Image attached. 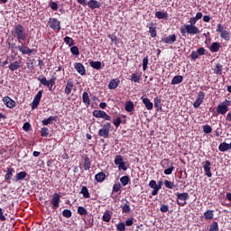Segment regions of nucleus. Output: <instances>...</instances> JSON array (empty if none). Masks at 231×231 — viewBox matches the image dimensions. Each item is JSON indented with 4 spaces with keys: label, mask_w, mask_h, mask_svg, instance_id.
<instances>
[{
    "label": "nucleus",
    "mask_w": 231,
    "mask_h": 231,
    "mask_svg": "<svg viewBox=\"0 0 231 231\" xmlns=\"http://www.w3.org/2000/svg\"><path fill=\"white\" fill-rule=\"evenodd\" d=\"M95 180L97 181V183H102V181L106 180V173L104 171L98 172L96 174Z\"/></svg>",
    "instance_id": "cd10ccee"
},
{
    "label": "nucleus",
    "mask_w": 231,
    "mask_h": 231,
    "mask_svg": "<svg viewBox=\"0 0 231 231\" xmlns=\"http://www.w3.org/2000/svg\"><path fill=\"white\" fill-rule=\"evenodd\" d=\"M120 181L123 187H126V185H129V181H131V179L129 178V175H125L120 178Z\"/></svg>",
    "instance_id": "4c0bfd02"
},
{
    "label": "nucleus",
    "mask_w": 231,
    "mask_h": 231,
    "mask_svg": "<svg viewBox=\"0 0 231 231\" xmlns=\"http://www.w3.org/2000/svg\"><path fill=\"white\" fill-rule=\"evenodd\" d=\"M114 163L117 165L118 171H127V166L125 165L122 155H116Z\"/></svg>",
    "instance_id": "0eeeda50"
},
{
    "label": "nucleus",
    "mask_w": 231,
    "mask_h": 231,
    "mask_svg": "<svg viewBox=\"0 0 231 231\" xmlns=\"http://www.w3.org/2000/svg\"><path fill=\"white\" fill-rule=\"evenodd\" d=\"M108 38L111 40L114 44H118L120 42L118 41V37H116L115 34H110Z\"/></svg>",
    "instance_id": "6e6d98bb"
},
{
    "label": "nucleus",
    "mask_w": 231,
    "mask_h": 231,
    "mask_svg": "<svg viewBox=\"0 0 231 231\" xmlns=\"http://www.w3.org/2000/svg\"><path fill=\"white\" fill-rule=\"evenodd\" d=\"M162 98L156 97L154 98V107H155V109H157V111H162Z\"/></svg>",
    "instance_id": "f704fd0d"
},
{
    "label": "nucleus",
    "mask_w": 231,
    "mask_h": 231,
    "mask_svg": "<svg viewBox=\"0 0 231 231\" xmlns=\"http://www.w3.org/2000/svg\"><path fill=\"white\" fill-rule=\"evenodd\" d=\"M221 48V43L219 42H213L210 47H209V51L212 52V53H217V51H219Z\"/></svg>",
    "instance_id": "b1692460"
},
{
    "label": "nucleus",
    "mask_w": 231,
    "mask_h": 231,
    "mask_svg": "<svg viewBox=\"0 0 231 231\" xmlns=\"http://www.w3.org/2000/svg\"><path fill=\"white\" fill-rule=\"evenodd\" d=\"M197 100H200V101L203 102V100H205V92L199 91V92L198 93Z\"/></svg>",
    "instance_id": "e2e57ef3"
},
{
    "label": "nucleus",
    "mask_w": 231,
    "mask_h": 231,
    "mask_svg": "<svg viewBox=\"0 0 231 231\" xmlns=\"http://www.w3.org/2000/svg\"><path fill=\"white\" fill-rule=\"evenodd\" d=\"M48 24L50 28H51V30L60 32V21H58L57 18H50L48 21Z\"/></svg>",
    "instance_id": "1a4fd4ad"
},
{
    "label": "nucleus",
    "mask_w": 231,
    "mask_h": 231,
    "mask_svg": "<svg viewBox=\"0 0 231 231\" xmlns=\"http://www.w3.org/2000/svg\"><path fill=\"white\" fill-rule=\"evenodd\" d=\"M70 53H72V55H79L80 51H79V47L72 46L70 48Z\"/></svg>",
    "instance_id": "5fc2aeb1"
},
{
    "label": "nucleus",
    "mask_w": 231,
    "mask_h": 231,
    "mask_svg": "<svg viewBox=\"0 0 231 231\" xmlns=\"http://www.w3.org/2000/svg\"><path fill=\"white\" fill-rule=\"evenodd\" d=\"M28 176L26 171H20L18 172L15 177L13 179L14 183H17V181H22Z\"/></svg>",
    "instance_id": "f3484780"
},
{
    "label": "nucleus",
    "mask_w": 231,
    "mask_h": 231,
    "mask_svg": "<svg viewBox=\"0 0 231 231\" xmlns=\"http://www.w3.org/2000/svg\"><path fill=\"white\" fill-rule=\"evenodd\" d=\"M155 17H157V19H165V21H167L169 19V14H167V12L157 11L155 13Z\"/></svg>",
    "instance_id": "a878e982"
},
{
    "label": "nucleus",
    "mask_w": 231,
    "mask_h": 231,
    "mask_svg": "<svg viewBox=\"0 0 231 231\" xmlns=\"http://www.w3.org/2000/svg\"><path fill=\"white\" fill-rule=\"evenodd\" d=\"M102 219L105 221V223H109V221H111V213L109 210L104 212Z\"/></svg>",
    "instance_id": "ea45409f"
},
{
    "label": "nucleus",
    "mask_w": 231,
    "mask_h": 231,
    "mask_svg": "<svg viewBox=\"0 0 231 231\" xmlns=\"http://www.w3.org/2000/svg\"><path fill=\"white\" fill-rule=\"evenodd\" d=\"M50 8L54 12H57L59 10V4H57V2H50Z\"/></svg>",
    "instance_id": "603ef678"
},
{
    "label": "nucleus",
    "mask_w": 231,
    "mask_h": 231,
    "mask_svg": "<svg viewBox=\"0 0 231 231\" xmlns=\"http://www.w3.org/2000/svg\"><path fill=\"white\" fill-rule=\"evenodd\" d=\"M83 167L84 171H89V169H91V159H89V157L86 156L84 158Z\"/></svg>",
    "instance_id": "c85d7f7f"
},
{
    "label": "nucleus",
    "mask_w": 231,
    "mask_h": 231,
    "mask_svg": "<svg viewBox=\"0 0 231 231\" xmlns=\"http://www.w3.org/2000/svg\"><path fill=\"white\" fill-rule=\"evenodd\" d=\"M206 51L207 50H205V48L203 47H199V49H197V53H199V56L205 55Z\"/></svg>",
    "instance_id": "338daca9"
},
{
    "label": "nucleus",
    "mask_w": 231,
    "mask_h": 231,
    "mask_svg": "<svg viewBox=\"0 0 231 231\" xmlns=\"http://www.w3.org/2000/svg\"><path fill=\"white\" fill-rule=\"evenodd\" d=\"M26 64L29 71H33V69H35V60H29Z\"/></svg>",
    "instance_id": "79ce46f5"
},
{
    "label": "nucleus",
    "mask_w": 231,
    "mask_h": 231,
    "mask_svg": "<svg viewBox=\"0 0 231 231\" xmlns=\"http://www.w3.org/2000/svg\"><path fill=\"white\" fill-rule=\"evenodd\" d=\"M203 131L206 133V134H209V133H212V127L208 125H205L203 126Z\"/></svg>",
    "instance_id": "bf43d9fd"
},
{
    "label": "nucleus",
    "mask_w": 231,
    "mask_h": 231,
    "mask_svg": "<svg viewBox=\"0 0 231 231\" xmlns=\"http://www.w3.org/2000/svg\"><path fill=\"white\" fill-rule=\"evenodd\" d=\"M134 223V217H130L125 222V226H133V224Z\"/></svg>",
    "instance_id": "13d9d810"
},
{
    "label": "nucleus",
    "mask_w": 231,
    "mask_h": 231,
    "mask_svg": "<svg viewBox=\"0 0 231 231\" xmlns=\"http://www.w3.org/2000/svg\"><path fill=\"white\" fill-rule=\"evenodd\" d=\"M117 231H125V224L124 222L118 223L116 225Z\"/></svg>",
    "instance_id": "864d4df0"
},
{
    "label": "nucleus",
    "mask_w": 231,
    "mask_h": 231,
    "mask_svg": "<svg viewBox=\"0 0 231 231\" xmlns=\"http://www.w3.org/2000/svg\"><path fill=\"white\" fill-rule=\"evenodd\" d=\"M183 82V76H174L171 80V85L176 86V84H181Z\"/></svg>",
    "instance_id": "72a5a7b5"
},
{
    "label": "nucleus",
    "mask_w": 231,
    "mask_h": 231,
    "mask_svg": "<svg viewBox=\"0 0 231 231\" xmlns=\"http://www.w3.org/2000/svg\"><path fill=\"white\" fill-rule=\"evenodd\" d=\"M62 216H63V217H66V219H69V217H71V216H73V213L69 209H64L62 211Z\"/></svg>",
    "instance_id": "8fccbe9b"
},
{
    "label": "nucleus",
    "mask_w": 231,
    "mask_h": 231,
    "mask_svg": "<svg viewBox=\"0 0 231 231\" xmlns=\"http://www.w3.org/2000/svg\"><path fill=\"white\" fill-rule=\"evenodd\" d=\"M201 104H203V101H201L199 99H196L193 103V107H195V109H198V107H199V106H201Z\"/></svg>",
    "instance_id": "69168bd1"
},
{
    "label": "nucleus",
    "mask_w": 231,
    "mask_h": 231,
    "mask_svg": "<svg viewBox=\"0 0 231 231\" xmlns=\"http://www.w3.org/2000/svg\"><path fill=\"white\" fill-rule=\"evenodd\" d=\"M217 113L218 115H226V113H228V108L226 107V105H224L223 103L219 104L217 107Z\"/></svg>",
    "instance_id": "412c9836"
},
{
    "label": "nucleus",
    "mask_w": 231,
    "mask_h": 231,
    "mask_svg": "<svg viewBox=\"0 0 231 231\" xmlns=\"http://www.w3.org/2000/svg\"><path fill=\"white\" fill-rule=\"evenodd\" d=\"M189 24H184L180 27V33L182 37H187V33L189 35H198V33H201V31H199V28L196 26V23H198V20L195 17L189 18Z\"/></svg>",
    "instance_id": "f257e3e1"
},
{
    "label": "nucleus",
    "mask_w": 231,
    "mask_h": 231,
    "mask_svg": "<svg viewBox=\"0 0 231 231\" xmlns=\"http://www.w3.org/2000/svg\"><path fill=\"white\" fill-rule=\"evenodd\" d=\"M209 231H219V224L212 222L209 226Z\"/></svg>",
    "instance_id": "09e8293b"
},
{
    "label": "nucleus",
    "mask_w": 231,
    "mask_h": 231,
    "mask_svg": "<svg viewBox=\"0 0 231 231\" xmlns=\"http://www.w3.org/2000/svg\"><path fill=\"white\" fill-rule=\"evenodd\" d=\"M161 212L165 213L169 212V205L162 204L160 208Z\"/></svg>",
    "instance_id": "0e129e2a"
},
{
    "label": "nucleus",
    "mask_w": 231,
    "mask_h": 231,
    "mask_svg": "<svg viewBox=\"0 0 231 231\" xmlns=\"http://www.w3.org/2000/svg\"><path fill=\"white\" fill-rule=\"evenodd\" d=\"M149 64V56H146L143 59V70L145 71L147 69V65Z\"/></svg>",
    "instance_id": "3c124183"
},
{
    "label": "nucleus",
    "mask_w": 231,
    "mask_h": 231,
    "mask_svg": "<svg viewBox=\"0 0 231 231\" xmlns=\"http://www.w3.org/2000/svg\"><path fill=\"white\" fill-rule=\"evenodd\" d=\"M118 84H120V79H112L108 84V89H116L118 87Z\"/></svg>",
    "instance_id": "bb28decb"
},
{
    "label": "nucleus",
    "mask_w": 231,
    "mask_h": 231,
    "mask_svg": "<svg viewBox=\"0 0 231 231\" xmlns=\"http://www.w3.org/2000/svg\"><path fill=\"white\" fill-rule=\"evenodd\" d=\"M51 203L52 205L53 210H57L60 203V195H59V193H53Z\"/></svg>",
    "instance_id": "ddd939ff"
},
{
    "label": "nucleus",
    "mask_w": 231,
    "mask_h": 231,
    "mask_svg": "<svg viewBox=\"0 0 231 231\" xmlns=\"http://www.w3.org/2000/svg\"><path fill=\"white\" fill-rule=\"evenodd\" d=\"M82 101H83V104H85V106L87 107H89V106L91 104V99H89V94L88 92H83Z\"/></svg>",
    "instance_id": "5701e85b"
},
{
    "label": "nucleus",
    "mask_w": 231,
    "mask_h": 231,
    "mask_svg": "<svg viewBox=\"0 0 231 231\" xmlns=\"http://www.w3.org/2000/svg\"><path fill=\"white\" fill-rule=\"evenodd\" d=\"M113 124L116 125V127H120V124H122V118L117 117L116 120H114Z\"/></svg>",
    "instance_id": "774afa93"
},
{
    "label": "nucleus",
    "mask_w": 231,
    "mask_h": 231,
    "mask_svg": "<svg viewBox=\"0 0 231 231\" xmlns=\"http://www.w3.org/2000/svg\"><path fill=\"white\" fill-rule=\"evenodd\" d=\"M55 121H57V116H51L47 119H43L42 121V125H50V124H51L52 122H55Z\"/></svg>",
    "instance_id": "c9c22d12"
},
{
    "label": "nucleus",
    "mask_w": 231,
    "mask_h": 231,
    "mask_svg": "<svg viewBox=\"0 0 231 231\" xmlns=\"http://www.w3.org/2000/svg\"><path fill=\"white\" fill-rule=\"evenodd\" d=\"M141 100H143V104L145 106V107H146V109H148V111L152 110V108L154 107V104H152V102H151V99L142 97Z\"/></svg>",
    "instance_id": "a211bd4d"
},
{
    "label": "nucleus",
    "mask_w": 231,
    "mask_h": 231,
    "mask_svg": "<svg viewBox=\"0 0 231 231\" xmlns=\"http://www.w3.org/2000/svg\"><path fill=\"white\" fill-rule=\"evenodd\" d=\"M172 171H174V166L171 164L170 168L164 170V174L170 176V174H172Z\"/></svg>",
    "instance_id": "4d7b16f0"
},
{
    "label": "nucleus",
    "mask_w": 231,
    "mask_h": 231,
    "mask_svg": "<svg viewBox=\"0 0 231 231\" xmlns=\"http://www.w3.org/2000/svg\"><path fill=\"white\" fill-rule=\"evenodd\" d=\"M109 131H111V123H106L103 127L99 129L98 134L101 138H109Z\"/></svg>",
    "instance_id": "423d86ee"
},
{
    "label": "nucleus",
    "mask_w": 231,
    "mask_h": 231,
    "mask_svg": "<svg viewBox=\"0 0 231 231\" xmlns=\"http://www.w3.org/2000/svg\"><path fill=\"white\" fill-rule=\"evenodd\" d=\"M123 214H130L131 212V206L128 204L121 205Z\"/></svg>",
    "instance_id": "c03bdc74"
},
{
    "label": "nucleus",
    "mask_w": 231,
    "mask_h": 231,
    "mask_svg": "<svg viewBox=\"0 0 231 231\" xmlns=\"http://www.w3.org/2000/svg\"><path fill=\"white\" fill-rule=\"evenodd\" d=\"M142 79V73L140 72H134V74H132L131 76V82H140Z\"/></svg>",
    "instance_id": "7c9ffc66"
},
{
    "label": "nucleus",
    "mask_w": 231,
    "mask_h": 231,
    "mask_svg": "<svg viewBox=\"0 0 231 231\" xmlns=\"http://www.w3.org/2000/svg\"><path fill=\"white\" fill-rule=\"evenodd\" d=\"M8 68H9L10 71H17V69H19V68H21V60L14 61L13 63H11L9 65Z\"/></svg>",
    "instance_id": "393cba45"
},
{
    "label": "nucleus",
    "mask_w": 231,
    "mask_h": 231,
    "mask_svg": "<svg viewBox=\"0 0 231 231\" xmlns=\"http://www.w3.org/2000/svg\"><path fill=\"white\" fill-rule=\"evenodd\" d=\"M42 98V90H40L37 92V94L35 95L32 102V105H31L32 109H37V107H39Z\"/></svg>",
    "instance_id": "9d476101"
},
{
    "label": "nucleus",
    "mask_w": 231,
    "mask_h": 231,
    "mask_svg": "<svg viewBox=\"0 0 231 231\" xmlns=\"http://www.w3.org/2000/svg\"><path fill=\"white\" fill-rule=\"evenodd\" d=\"M106 112L102 111V110H94L92 115L93 116H95V118H104V114Z\"/></svg>",
    "instance_id": "a19ab883"
},
{
    "label": "nucleus",
    "mask_w": 231,
    "mask_h": 231,
    "mask_svg": "<svg viewBox=\"0 0 231 231\" xmlns=\"http://www.w3.org/2000/svg\"><path fill=\"white\" fill-rule=\"evenodd\" d=\"M148 28H149V33H150L151 37H152V39H154V37H156V35H157L156 23H149Z\"/></svg>",
    "instance_id": "4be33fe9"
},
{
    "label": "nucleus",
    "mask_w": 231,
    "mask_h": 231,
    "mask_svg": "<svg viewBox=\"0 0 231 231\" xmlns=\"http://www.w3.org/2000/svg\"><path fill=\"white\" fill-rule=\"evenodd\" d=\"M177 36L176 34L168 35L162 39V42L164 44H174L176 42Z\"/></svg>",
    "instance_id": "2eb2a0df"
},
{
    "label": "nucleus",
    "mask_w": 231,
    "mask_h": 231,
    "mask_svg": "<svg viewBox=\"0 0 231 231\" xmlns=\"http://www.w3.org/2000/svg\"><path fill=\"white\" fill-rule=\"evenodd\" d=\"M89 66L91 68H93L94 69H102V62L90 60L89 61Z\"/></svg>",
    "instance_id": "473e14b6"
},
{
    "label": "nucleus",
    "mask_w": 231,
    "mask_h": 231,
    "mask_svg": "<svg viewBox=\"0 0 231 231\" xmlns=\"http://www.w3.org/2000/svg\"><path fill=\"white\" fill-rule=\"evenodd\" d=\"M125 109L127 113H133V110L134 109V103H133V101H127L125 105Z\"/></svg>",
    "instance_id": "2f4dec72"
},
{
    "label": "nucleus",
    "mask_w": 231,
    "mask_h": 231,
    "mask_svg": "<svg viewBox=\"0 0 231 231\" xmlns=\"http://www.w3.org/2000/svg\"><path fill=\"white\" fill-rule=\"evenodd\" d=\"M79 194H82L83 198H85L86 199L91 198V195L89 194V189H88V187L86 186H83L81 188Z\"/></svg>",
    "instance_id": "c756f323"
},
{
    "label": "nucleus",
    "mask_w": 231,
    "mask_h": 231,
    "mask_svg": "<svg viewBox=\"0 0 231 231\" xmlns=\"http://www.w3.org/2000/svg\"><path fill=\"white\" fill-rule=\"evenodd\" d=\"M190 196L189 193H177V205L179 207H185L187 205V200L189 199Z\"/></svg>",
    "instance_id": "39448f33"
},
{
    "label": "nucleus",
    "mask_w": 231,
    "mask_h": 231,
    "mask_svg": "<svg viewBox=\"0 0 231 231\" xmlns=\"http://www.w3.org/2000/svg\"><path fill=\"white\" fill-rule=\"evenodd\" d=\"M65 44H67L68 46L71 47V46H75V40H73V38L69 37V36H66L63 39Z\"/></svg>",
    "instance_id": "58836bf2"
},
{
    "label": "nucleus",
    "mask_w": 231,
    "mask_h": 231,
    "mask_svg": "<svg viewBox=\"0 0 231 231\" xmlns=\"http://www.w3.org/2000/svg\"><path fill=\"white\" fill-rule=\"evenodd\" d=\"M204 217L205 219L208 220V219H214V210H207L204 213Z\"/></svg>",
    "instance_id": "37998d69"
},
{
    "label": "nucleus",
    "mask_w": 231,
    "mask_h": 231,
    "mask_svg": "<svg viewBox=\"0 0 231 231\" xmlns=\"http://www.w3.org/2000/svg\"><path fill=\"white\" fill-rule=\"evenodd\" d=\"M216 32L217 33H220V38L223 39L224 41H230V32L225 30V25L221 23L217 24V30Z\"/></svg>",
    "instance_id": "20e7f679"
},
{
    "label": "nucleus",
    "mask_w": 231,
    "mask_h": 231,
    "mask_svg": "<svg viewBox=\"0 0 231 231\" xmlns=\"http://www.w3.org/2000/svg\"><path fill=\"white\" fill-rule=\"evenodd\" d=\"M74 87H75V84L73 83V79H69L65 86V90H64L65 95H71V92L73 91Z\"/></svg>",
    "instance_id": "4468645a"
},
{
    "label": "nucleus",
    "mask_w": 231,
    "mask_h": 231,
    "mask_svg": "<svg viewBox=\"0 0 231 231\" xmlns=\"http://www.w3.org/2000/svg\"><path fill=\"white\" fill-rule=\"evenodd\" d=\"M13 37L17 39L19 44H23L26 39H28V32H26V28L23 24L18 23L14 25V29L11 32Z\"/></svg>",
    "instance_id": "f03ea898"
},
{
    "label": "nucleus",
    "mask_w": 231,
    "mask_h": 231,
    "mask_svg": "<svg viewBox=\"0 0 231 231\" xmlns=\"http://www.w3.org/2000/svg\"><path fill=\"white\" fill-rule=\"evenodd\" d=\"M57 80V78L52 77L49 80L45 78L44 75H40L38 77V81L42 86H45L48 88L49 91H53V87L55 86V82Z\"/></svg>",
    "instance_id": "7ed1b4c3"
},
{
    "label": "nucleus",
    "mask_w": 231,
    "mask_h": 231,
    "mask_svg": "<svg viewBox=\"0 0 231 231\" xmlns=\"http://www.w3.org/2000/svg\"><path fill=\"white\" fill-rule=\"evenodd\" d=\"M214 73L216 75H223V65L221 63H217L214 69Z\"/></svg>",
    "instance_id": "e433bc0d"
},
{
    "label": "nucleus",
    "mask_w": 231,
    "mask_h": 231,
    "mask_svg": "<svg viewBox=\"0 0 231 231\" xmlns=\"http://www.w3.org/2000/svg\"><path fill=\"white\" fill-rule=\"evenodd\" d=\"M78 214H79V216H88V209L82 206H79L78 207Z\"/></svg>",
    "instance_id": "49530a36"
},
{
    "label": "nucleus",
    "mask_w": 231,
    "mask_h": 231,
    "mask_svg": "<svg viewBox=\"0 0 231 231\" xmlns=\"http://www.w3.org/2000/svg\"><path fill=\"white\" fill-rule=\"evenodd\" d=\"M203 169L205 171V176L208 178H212V162L210 161H206L203 162Z\"/></svg>",
    "instance_id": "9b49d317"
},
{
    "label": "nucleus",
    "mask_w": 231,
    "mask_h": 231,
    "mask_svg": "<svg viewBox=\"0 0 231 231\" xmlns=\"http://www.w3.org/2000/svg\"><path fill=\"white\" fill-rule=\"evenodd\" d=\"M2 100L8 109H14L16 106L15 101L8 96L4 97Z\"/></svg>",
    "instance_id": "f8f14e48"
},
{
    "label": "nucleus",
    "mask_w": 231,
    "mask_h": 231,
    "mask_svg": "<svg viewBox=\"0 0 231 231\" xmlns=\"http://www.w3.org/2000/svg\"><path fill=\"white\" fill-rule=\"evenodd\" d=\"M164 185L166 189H176V187H178V185H175V183L171 180H164Z\"/></svg>",
    "instance_id": "a18cd8bd"
},
{
    "label": "nucleus",
    "mask_w": 231,
    "mask_h": 231,
    "mask_svg": "<svg viewBox=\"0 0 231 231\" xmlns=\"http://www.w3.org/2000/svg\"><path fill=\"white\" fill-rule=\"evenodd\" d=\"M191 60H196L197 59H199V54L198 51H193L190 54Z\"/></svg>",
    "instance_id": "052dcab7"
},
{
    "label": "nucleus",
    "mask_w": 231,
    "mask_h": 231,
    "mask_svg": "<svg viewBox=\"0 0 231 231\" xmlns=\"http://www.w3.org/2000/svg\"><path fill=\"white\" fill-rule=\"evenodd\" d=\"M14 170L12 167H8L6 169V173L5 175V181L10 183V180H12V176H14Z\"/></svg>",
    "instance_id": "aec40b11"
},
{
    "label": "nucleus",
    "mask_w": 231,
    "mask_h": 231,
    "mask_svg": "<svg viewBox=\"0 0 231 231\" xmlns=\"http://www.w3.org/2000/svg\"><path fill=\"white\" fill-rule=\"evenodd\" d=\"M74 69L81 76L86 75V67L83 66L82 63L76 62L74 63Z\"/></svg>",
    "instance_id": "dca6fc26"
},
{
    "label": "nucleus",
    "mask_w": 231,
    "mask_h": 231,
    "mask_svg": "<svg viewBox=\"0 0 231 231\" xmlns=\"http://www.w3.org/2000/svg\"><path fill=\"white\" fill-rule=\"evenodd\" d=\"M120 189H122V185L119 182L114 184L113 192H119Z\"/></svg>",
    "instance_id": "680f3d73"
},
{
    "label": "nucleus",
    "mask_w": 231,
    "mask_h": 231,
    "mask_svg": "<svg viewBox=\"0 0 231 231\" xmlns=\"http://www.w3.org/2000/svg\"><path fill=\"white\" fill-rule=\"evenodd\" d=\"M41 133V136H42V138H46L48 136V134H50V129H48V127H42L40 131Z\"/></svg>",
    "instance_id": "de8ad7c7"
},
{
    "label": "nucleus",
    "mask_w": 231,
    "mask_h": 231,
    "mask_svg": "<svg viewBox=\"0 0 231 231\" xmlns=\"http://www.w3.org/2000/svg\"><path fill=\"white\" fill-rule=\"evenodd\" d=\"M17 48L23 55H32H32H35V53H37L36 49H30L27 46H23V43L22 45H18Z\"/></svg>",
    "instance_id": "6e6552de"
},
{
    "label": "nucleus",
    "mask_w": 231,
    "mask_h": 231,
    "mask_svg": "<svg viewBox=\"0 0 231 231\" xmlns=\"http://www.w3.org/2000/svg\"><path fill=\"white\" fill-rule=\"evenodd\" d=\"M87 5H88V8H90L91 10L100 8V6H102V4H100V2H98L97 0H90V1L87 2Z\"/></svg>",
    "instance_id": "6ab92c4d"
}]
</instances>
